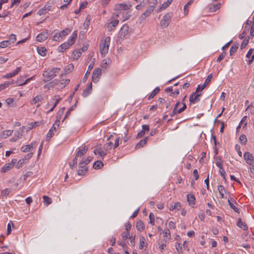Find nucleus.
<instances>
[{
  "instance_id": "obj_1",
  "label": "nucleus",
  "mask_w": 254,
  "mask_h": 254,
  "mask_svg": "<svg viewBox=\"0 0 254 254\" xmlns=\"http://www.w3.org/2000/svg\"><path fill=\"white\" fill-rule=\"evenodd\" d=\"M60 70V68L56 67L53 68L50 71H45L43 73V76L44 77L43 81L47 82L53 79L56 76V74L58 73Z\"/></svg>"
},
{
  "instance_id": "obj_2",
  "label": "nucleus",
  "mask_w": 254,
  "mask_h": 254,
  "mask_svg": "<svg viewBox=\"0 0 254 254\" xmlns=\"http://www.w3.org/2000/svg\"><path fill=\"white\" fill-rule=\"evenodd\" d=\"M111 42L110 37H107L105 39L101 41L99 45L100 53L103 57L108 53L109 47Z\"/></svg>"
},
{
  "instance_id": "obj_3",
  "label": "nucleus",
  "mask_w": 254,
  "mask_h": 254,
  "mask_svg": "<svg viewBox=\"0 0 254 254\" xmlns=\"http://www.w3.org/2000/svg\"><path fill=\"white\" fill-rule=\"evenodd\" d=\"M171 19V14L169 13H166L161 20L160 25L162 28H166L169 25Z\"/></svg>"
},
{
  "instance_id": "obj_4",
  "label": "nucleus",
  "mask_w": 254,
  "mask_h": 254,
  "mask_svg": "<svg viewBox=\"0 0 254 254\" xmlns=\"http://www.w3.org/2000/svg\"><path fill=\"white\" fill-rule=\"evenodd\" d=\"M244 158L246 163L250 165H252L254 163V157L250 152H245L244 154Z\"/></svg>"
},
{
  "instance_id": "obj_5",
  "label": "nucleus",
  "mask_w": 254,
  "mask_h": 254,
  "mask_svg": "<svg viewBox=\"0 0 254 254\" xmlns=\"http://www.w3.org/2000/svg\"><path fill=\"white\" fill-rule=\"evenodd\" d=\"M201 94H198L195 92L193 93L189 98V101L190 104H195L200 101V97Z\"/></svg>"
},
{
  "instance_id": "obj_6",
  "label": "nucleus",
  "mask_w": 254,
  "mask_h": 254,
  "mask_svg": "<svg viewBox=\"0 0 254 254\" xmlns=\"http://www.w3.org/2000/svg\"><path fill=\"white\" fill-rule=\"evenodd\" d=\"M52 4L49 2L44 6L43 8H41L38 11V14L39 15L46 14L49 11L51 10Z\"/></svg>"
},
{
  "instance_id": "obj_7",
  "label": "nucleus",
  "mask_w": 254,
  "mask_h": 254,
  "mask_svg": "<svg viewBox=\"0 0 254 254\" xmlns=\"http://www.w3.org/2000/svg\"><path fill=\"white\" fill-rule=\"evenodd\" d=\"M155 8L154 5H150L147 7L146 10L141 15L140 18L141 20H144L146 17L150 15L151 12L154 10Z\"/></svg>"
},
{
  "instance_id": "obj_8",
  "label": "nucleus",
  "mask_w": 254,
  "mask_h": 254,
  "mask_svg": "<svg viewBox=\"0 0 254 254\" xmlns=\"http://www.w3.org/2000/svg\"><path fill=\"white\" fill-rule=\"evenodd\" d=\"M37 145V142H32L30 144L23 146L21 148V150L24 152L31 151L33 148L36 146Z\"/></svg>"
},
{
  "instance_id": "obj_9",
  "label": "nucleus",
  "mask_w": 254,
  "mask_h": 254,
  "mask_svg": "<svg viewBox=\"0 0 254 254\" xmlns=\"http://www.w3.org/2000/svg\"><path fill=\"white\" fill-rule=\"evenodd\" d=\"M95 60V59H93V61H92L90 63V64H89V65H88V69H87V71L86 72V73L83 78V79H82L83 82H85L86 81L87 78H88V76L90 74V71L93 68Z\"/></svg>"
},
{
  "instance_id": "obj_10",
  "label": "nucleus",
  "mask_w": 254,
  "mask_h": 254,
  "mask_svg": "<svg viewBox=\"0 0 254 254\" xmlns=\"http://www.w3.org/2000/svg\"><path fill=\"white\" fill-rule=\"evenodd\" d=\"M48 32L47 31L41 32L36 37V40L39 42H42L45 41L48 37Z\"/></svg>"
},
{
  "instance_id": "obj_11",
  "label": "nucleus",
  "mask_w": 254,
  "mask_h": 254,
  "mask_svg": "<svg viewBox=\"0 0 254 254\" xmlns=\"http://www.w3.org/2000/svg\"><path fill=\"white\" fill-rule=\"evenodd\" d=\"M131 7V4L130 3H120L116 5L115 9L118 10H127L130 9Z\"/></svg>"
},
{
  "instance_id": "obj_12",
  "label": "nucleus",
  "mask_w": 254,
  "mask_h": 254,
  "mask_svg": "<svg viewBox=\"0 0 254 254\" xmlns=\"http://www.w3.org/2000/svg\"><path fill=\"white\" fill-rule=\"evenodd\" d=\"M61 114L56 117V120L53 125L52 128L50 129V132L54 131L55 133L57 132V129L58 128L60 125V122L61 119Z\"/></svg>"
},
{
  "instance_id": "obj_13",
  "label": "nucleus",
  "mask_w": 254,
  "mask_h": 254,
  "mask_svg": "<svg viewBox=\"0 0 254 254\" xmlns=\"http://www.w3.org/2000/svg\"><path fill=\"white\" fill-rule=\"evenodd\" d=\"M128 31V26L127 24H125L121 28L120 31V36L121 38H124L127 35Z\"/></svg>"
},
{
  "instance_id": "obj_14",
  "label": "nucleus",
  "mask_w": 254,
  "mask_h": 254,
  "mask_svg": "<svg viewBox=\"0 0 254 254\" xmlns=\"http://www.w3.org/2000/svg\"><path fill=\"white\" fill-rule=\"evenodd\" d=\"M101 75V70L99 68H96L93 73L92 80L95 83L98 81V78Z\"/></svg>"
},
{
  "instance_id": "obj_15",
  "label": "nucleus",
  "mask_w": 254,
  "mask_h": 254,
  "mask_svg": "<svg viewBox=\"0 0 254 254\" xmlns=\"http://www.w3.org/2000/svg\"><path fill=\"white\" fill-rule=\"evenodd\" d=\"M94 153L95 155H99L102 158L106 155L107 152L105 151L101 147H96L95 148Z\"/></svg>"
},
{
  "instance_id": "obj_16",
  "label": "nucleus",
  "mask_w": 254,
  "mask_h": 254,
  "mask_svg": "<svg viewBox=\"0 0 254 254\" xmlns=\"http://www.w3.org/2000/svg\"><path fill=\"white\" fill-rule=\"evenodd\" d=\"M20 69H21V68L20 67H18L12 72L7 73L6 75H5L3 76V77L5 78H9L12 77L14 76L15 75H17L18 73V72L20 71Z\"/></svg>"
},
{
  "instance_id": "obj_17",
  "label": "nucleus",
  "mask_w": 254,
  "mask_h": 254,
  "mask_svg": "<svg viewBox=\"0 0 254 254\" xmlns=\"http://www.w3.org/2000/svg\"><path fill=\"white\" fill-rule=\"evenodd\" d=\"M87 150L88 147L86 146H83L81 149H79V150L76 152L75 157H81L87 152Z\"/></svg>"
},
{
  "instance_id": "obj_18",
  "label": "nucleus",
  "mask_w": 254,
  "mask_h": 254,
  "mask_svg": "<svg viewBox=\"0 0 254 254\" xmlns=\"http://www.w3.org/2000/svg\"><path fill=\"white\" fill-rule=\"evenodd\" d=\"M237 225L239 228L242 229L243 230H246L248 229V226L247 224L245 222H243L240 218L238 219Z\"/></svg>"
},
{
  "instance_id": "obj_19",
  "label": "nucleus",
  "mask_w": 254,
  "mask_h": 254,
  "mask_svg": "<svg viewBox=\"0 0 254 254\" xmlns=\"http://www.w3.org/2000/svg\"><path fill=\"white\" fill-rule=\"evenodd\" d=\"M92 83L91 82L90 83V84L88 85V86L83 91V92L82 94V96L84 97L87 96L90 94L91 91H92Z\"/></svg>"
},
{
  "instance_id": "obj_20",
  "label": "nucleus",
  "mask_w": 254,
  "mask_h": 254,
  "mask_svg": "<svg viewBox=\"0 0 254 254\" xmlns=\"http://www.w3.org/2000/svg\"><path fill=\"white\" fill-rule=\"evenodd\" d=\"M71 45L67 42L62 44L58 47L59 52H63L64 50L67 49Z\"/></svg>"
},
{
  "instance_id": "obj_21",
  "label": "nucleus",
  "mask_w": 254,
  "mask_h": 254,
  "mask_svg": "<svg viewBox=\"0 0 254 254\" xmlns=\"http://www.w3.org/2000/svg\"><path fill=\"white\" fill-rule=\"evenodd\" d=\"M173 0H167L166 1L163 2L160 7L157 10V12H159L162 9L166 8L173 1Z\"/></svg>"
},
{
  "instance_id": "obj_22",
  "label": "nucleus",
  "mask_w": 254,
  "mask_h": 254,
  "mask_svg": "<svg viewBox=\"0 0 254 254\" xmlns=\"http://www.w3.org/2000/svg\"><path fill=\"white\" fill-rule=\"evenodd\" d=\"M148 140V137H146L144 138L143 139H141L139 142H138L136 146L135 149H138L142 147H143L146 143Z\"/></svg>"
},
{
  "instance_id": "obj_23",
  "label": "nucleus",
  "mask_w": 254,
  "mask_h": 254,
  "mask_svg": "<svg viewBox=\"0 0 254 254\" xmlns=\"http://www.w3.org/2000/svg\"><path fill=\"white\" fill-rule=\"evenodd\" d=\"M136 229L139 232H142L144 229V224L142 220H139L136 223Z\"/></svg>"
},
{
  "instance_id": "obj_24",
  "label": "nucleus",
  "mask_w": 254,
  "mask_h": 254,
  "mask_svg": "<svg viewBox=\"0 0 254 254\" xmlns=\"http://www.w3.org/2000/svg\"><path fill=\"white\" fill-rule=\"evenodd\" d=\"M187 200L190 205H193L195 204V198L192 194H188L187 195Z\"/></svg>"
},
{
  "instance_id": "obj_25",
  "label": "nucleus",
  "mask_w": 254,
  "mask_h": 254,
  "mask_svg": "<svg viewBox=\"0 0 254 254\" xmlns=\"http://www.w3.org/2000/svg\"><path fill=\"white\" fill-rule=\"evenodd\" d=\"M212 76H213L212 73H211L208 75L207 77L206 78V79L205 80L204 83L201 86V90H203L206 87V86L209 84V83L210 82L211 79L212 78Z\"/></svg>"
},
{
  "instance_id": "obj_26",
  "label": "nucleus",
  "mask_w": 254,
  "mask_h": 254,
  "mask_svg": "<svg viewBox=\"0 0 254 254\" xmlns=\"http://www.w3.org/2000/svg\"><path fill=\"white\" fill-rule=\"evenodd\" d=\"M37 52L41 56L44 57L47 54V50L45 47H37Z\"/></svg>"
},
{
  "instance_id": "obj_27",
  "label": "nucleus",
  "mask_w": 254,
  "mask_h": 254,
  "mask_svg": "<svg viewBox=\"0 0 254 254\" xmlns=\"http://www.w3.org/2000/svg\"><path fill=\"white\" fill-rule=\"evenodd\" d=\"M239 48V44L236 43L234 44L230 48V55H233L237 51V49Z\"/></svg>"
},
{
  "instance_id": "obj_28",
  "label": "nucleus",
  "mask_w": 254,
  "mask_h": 254,
  "mask_svg": "<svg viewBox=\"0 0 254 254\" xmlns=\"http://www.w3.org/2000/svg\"><path fill=\"white\" fill-rule=\"evenodd\" d=\"M76 37V33H75V32H73L71 36H70V37L69 38L67 42L69 43L70 45L71 46L74 43Z\"/></svg>"
},
{
  "instance_id": "obj_29",
  "label": "nucleus",
  "mask_w": 254,
  "mask_h": 254,
  "mask_svg": "<svg viewBox=\"0 0 254 254\" xmlns=\"http://www.w3.org/2000/svg\"><path fill=\"white\" fill-rule=\"evenodd\" d=\"M147 245V244L145 242L144 237L143 236L141 237L140 239V244L139 246V249L142 250L144 246L146 247Z\"/></svg>"
},
{
  "instance_id": "obj_30",
  "label": "nucleus",
  "mask_w": 254,
  "mask_h": 254,
  "mask_svg": "<svg viewBox=\"0 0 254 254\" xmlns=\"http://www.w3.org/2000/svg\"><path fill=\"white\" fill-rule=\"evenodd\" d=\"M104 165L103 163L101 161H95L93 165V167L95 169H100Z\"/></svg>"
},
{
  "instance_id": "obj_31",
  "label": "nucleus",
  "mask_w": 254,
  "mask_h": 254,
  "mask_svg": "<svg viewBox=\"0 0 254 254\" xmlns=\"http://www.w3.org/2000/svg\"><path fill=\"white\" fill-rule=\"evenodd\" d=\"M160 89L159 87H156L153 90L152 92L150 94V95L149 96V97L148 98V99L151 100V99H152L160 91Z\"/></svg>"
},
{
  "instance_id": "obj_32",
  "label": "nucleus",
  "mask_w": 254,
  "mask_h": 254,
  "mask_svg": "<svg viewBox=\"0 0 254 254\" xmlns=\"http://www.w3.org/2000/svg\"><path fill=\"white\" fill-rule=\"evenodd\" d=\"M73 64H70L69 65H68L64 68V70L65 74H66L71 72L73 70Z\"/></svg>"
},
{
  "instance_id": "obj_33",
  "label": "nucleus",
  "mask_w": 254,
  "mask_h": 254,
  "mask_svg": "<svg viewBox=\"0 0 254 254\" xmlns=\"http://www.w3.org/2000/svg\"><path fill=\"white\" fill-rule=\"evenodd\" d=\"M81 55V53L78 50L74 51L72 53V57L74 60H78Z\"/></svg>"
},
{
  "instance_id": "obj_34",
  "label": "nucleus",
  "mask_w": 254,
  "mask_h": 254,
  "mask_svg": "<svg viewBox=\"0 0 254 254\" xmlns=\"http://www.w3.org/2000/svg\"><path fill=\"white\" fill-rule=\"evenodd\" d=\"M88 171V168H80L77 171V174L79 176L84 175Z\"/></svg>"
},
{
  "instance_id": "obj_35",
  "label": "nucleus",
  "mask_w": 254,
  "mask_h": 254,
  "mask_svg": "<svg viewBox=\"0 0 254 254\" xmlns=\"http://www.w3.org/2000/svg\"><path fill=\"white\" fill-rule=\"evenodd\" d=\"M218 190L220 193V195L222 198L224 197V193L225 192V190L224 187L222 185H219L218 186Z\"/></svg>"
},
{
  "instance_id": "obj_36",
  "label": "nucleus",
  "mask_w": 254,
  "mask_h": 254,
  "mask_svg": "<svg viewBox=\"0 0 254 254\" xmlns=\"http://www.w3.org/2000/svg\"><path fill=\"white\" fill-rule=\"evenodd\" d=\"M43 198L44 200V203L47 205L51 204L52 202V198L48 196L44 195L43 196Z\"/></svg>"
},
{
  "instance_id": "obj_37",
  "label": "nucleus",
  "mask_w": 254,
  "mask_h": 254,
  "mask_svg": "<svg viewBox=\"0 0 254 254\" xmlns=\"http://www.w3.org/2000/svg\"><path fill=\"white\" fill-rule=\"evenodd\" d=\"M12 168V165L9 163L5 164L2 168L1 172L5 173Z\"/></svg>"
},
{
  "instance_id": "obj_38",
  "label": "nucleus",
  "mask_w": 254,
  "mask_h": 254,
  "mask_svg": "<svg viewBox=\"0 0 254 254\" xmlns=\"http://www.w3.org/2000/svg\"><path fill=\"white\" fill-rule=\"evenodd\" d=\"M193 1V0H190L185 6L184 7V14L187 15L189 11V6L190 5Z\"/></svg>"
},
{
  "instance_id": "obj_39",
  "label": "nucleus",
  "mask_w": 254,
  "mask_h": 254,
  "mask_svg": "<svg viewBox=\"0 0 254 254\" xmlns=\"http://www.w3.org/2000/svg\"><path fill=\"white\" fill-rule=\"evenodd\" d=\"M10 44V41L5 40L0 43V48H4L8 47Z\"/></svg>"
},
{
  "instance_id": "obj_40",
  "label": "nucleus",
  "mask_w": 254,
  "mask_h": 254,
  "mask_svg": "<svg viewBox=\"0 0 254 254\" xmlns=\"http://www.w3.org/2000/svg\"><path fill=\"white\" fill-rule=\"evenodd\" d=\"M70 32V30L69 28H66L63 30L59 33V37H62L67 35Z\"/></svg>"
},
{
  "instance_id": "obj_41",
  "label": "nucleus",
  "mask_w": 254,
  "mask_h": 254,
  "mask_svg": "<svg viewBox=\"0 0 254 254\" xmlns=\"http://www.w3.org/2000/svg\"><path fill=\"white\" fill-rule=\"evenodd\" d=\"M239 139L242 144L245 145L247 142V139L245 134L241 135L240 136Z\"/></svg>"
},
{
  "instance_id": "obj_42",
  "label": "nucleus",
  "mask_w": 254,
  "mask_h": 254,
  "mask_svg": "<svg viewBox=\"0 0 254 254\" xmlns=\"http://www.w3.org/2000/svg\"><path fill=\"white\" fill-rule=\"evenodd\" d=\"M176 250L178 254L183 253L182 244L180 243H177L175 245Z\"/></svg>"
},
{
  "instance_id": "obj_43",
  "label": "nucleus",
  "mask_w": 254,
  "mask_h": 254,
  "mask_svg": "<svg viewBox=\"0 0 254 254\" xmlns=\"http://www.w3.org/2000/svg\"><path fill=\"white\" fill-rule=\"evenodd\" d=\"M42 99H43V98H42V95H37L33 99V100L32 101V104H35L37 103H38V102L41 101L42 100Z\"/></svg>"
},
{
  "instance_id": "obj_44",
  "label": "nucleus",
  "mask_w": 254,
  "mask_h": 254,
  "mask_svg": "<svg viewBox=\"0 0 254 254\" xmlns=\"http://www.w3.org/2000/svg\"><path fill=\"white\" fill-rule=\"evenodd\" d=\"M113 143L111 142H108L104 144L103 149L105 151L107 152L108 150H110L112 148Z\"/></svg>"
},
{
  "instance_id": "obj_45",
  "label": "nucleus",
  "mask_w": 254,
  "mask_h": 254,
  "mask_svg": "<svg viewBox=\"0 0 254 254\" xmlns=\"http://www.w3.org/2000/svg\"><path fill=\"white\" fill-rule=\"evenodd\" d=\"M13 132L12 130H5L2 132V135L4 137L6 138L12 134Z\"/></svg>"
},
{
  "instance_id": "obj_46",
  "label": "nucleus",
  "mask_w": 254,
  "mask_h": 254,
  "mask_svg": "<svg viewBox=\"0 0 254 254\" xmlns=\"http://www.w3.org/2000/svg\"><path fill=\"white\" fill-rule=\"evenodd\" d=\"M228 202L231 208L233 209L236 212L240 213L239 209L236 207L230 201L229 199H228Z\"/></svg>"
},
{
  "instance_id": "obj_47",
  "label": "nucleus",
  "mask_w": 254,
  "mask_h": 254,
  "mask_svg": "<svg viewBox=\"0 0 254 254\" xmlns=\"http://www.w3.org/2000/svg\"><path fill=\"white\" fill-rule=\"evenodd\" d=\"M250 39V37H249L248 39H245L243 40L242 42L241 45V49H243L245 48L246 46L248 44L249 39Z\"/></svg>"
},
{
  "instance_id": "obj_48",
  "label": "nucleus",
  "mask_w": 254,
  "mask_h": 254,
  "mask_svg": "<svg viewBox=\"0 0 254 254\" xmlns=\"http://www.w3.org/2000/svg\"><path fill=\"white\" fill-rule=\"evenodd\" d=\"M119 23V20L118 19H114L112 21L110 22V24L111 25L110 27V30H112V27L114 28L116 27L118 24Z\"/></svg>"
},
{
  "instance_id": "obj_49",
  "label": "nucleus",
  "mask_w": 254,
  "mask_h": 254,
  "mask_svg": "<svg viewBox=\"0 0 254 254\" xmlns=\"http://www.w3.org/2000/svg\"><path fill=\"white\" fill-rule=\"evenodd\" d=\"M10 85L9 81H5L3 84H0V90H2L5 89Z\"/></svg>"
},
{
  "instance_id": "obj_50",
  "label": "nucleus",
  "mask_w": 254,
  "mask_h": 254,
  "mask_svg": "<svg viewBox=\"0 0 254 254\" xmlns=\"http://www.w3.org/2000/svg\"><path fill=\"white\" fill-rule=\"evenodd\" d=\"M77 157H75L74 158V159L72 160V162H70L69 164V166H70V167L71 169H73V167L74 166H75V165H76L77 164Z\"/></svg>"
},
{
  "instance_id": "obj_51",
  "label": "nucleus",
  "mask_w": 254,
  "mask_h": 254,
  "mask_svg": "<svg viewBox=\"0 0 254 254\" xmlns=\"http://www.w3.org/2000/svg\"><path fill=\"white\" fill-rule=\"evenodd\" d=\"M149 223L150 224H151L152 225H154L155 219H154V214L152 213H150V214L149 215Z\"/></svg>"
},
{
  "instance_id": "obj_52",
  "label": "nucleus",
  "mask_w": 254,
  "mask_h": 254,
  "mask_svg": "<svg viewBox=\"0 0 254 254\" xmlns=\"http://www.w3.org/2000/svg\"><path fill=\"white\" fill-rule=\"evenodd\" d=\"M42 123L41 122H34V123H31L29 125H30V127L29 128H33V127H38V126H39L41 125Z\"/></svg>"
},
{
  "instance_id": "obj_53",
  "label": "nucleus",
  "mask_w": 254,
  "mask_h": 254,
  "mask_svg": "<svg viewBox=\"0 0 254 254\" xmlns=\"http://www.w3.org/2000/svg\"><path fill=\"white\" fill-rule=\"evenodd\" d=\"M25 161L24 159H20L18 161L17 164L16 165V168L17 169H19L22 166V165L24 163Z\"/></svg>"
},
{
  "instance_id": "obj_54",
  "label": "nucleus",
  "mask_w": 254,
  "mask_h": 254,
  "mask_svg": "<svg viewBox=\"0 0 254 254\" xmlns=\"http://www.w3.org/2000/svg\"><path fill=\"white\" fill-rule=\"evenodd\" d=\"M226 52H222L220 55V56L218 57V59L217 60V62H220L225 58V57L226 56Z\"/></svg>"
},
{
  "instance_id": "obj_55",
  "label": "nucleus",
  "mask_w": 254,
  "mask_h": 254,
  "mask_svg": "<svg viewBox=\"0 0 254 254\" xmlns=\"http://www.w3.org/2000/svg\"><path fill=\"white\" fill-rule=\"evenodd\" d=\"M164 237L168 238L169 239L171 238V234L170 232V230L169 229H167L165 230V232L164 233Z\"/></svg>"
},
{
  "instance_id": "obj_56",
  "label": "nucleus",
  "mask_w": 254,
  "mask_h": 254,
  "mask_svg": "<svg viewBox=\"0 0 254 254\" xmlns=\"http://www.w3.org/2000/svg\"><path fill=\"white\" fill-rule=\"evenodd\" d=\"M92 157L88 156L86 159L83 160L82 161H83V163H84L85 165H87L89 164L90 161L92 160Z\"/></svg>"
},
{
  "instance_id": "obj_57",
  "label": "nucleus",
  "mask_w": 254,
  "mask_h": 254,
  "mask_svg": "<svg viewBox=\"0 0 254 254\" xmlns=\"http://www.w3.org/2000/svg\"><path fill=\"white\" fill-rule=\"evenodd\" d=\"M11 192L10 189H6L1 191V193L3 195H7Z\"/></svg>"
},
{
  "instance_id": "obj_58",
  "label": "nucleus",
  "mask_w": 254,
  "mask_h": 254,
  "mask_svg": "<svg viewBox=\"0 0 254 254\" xmlns=\"http://www.w3.org/2000/svg\"><path fill=\"white\" fill-rule=\"evenodd\" d=\"M70 82V80L68 79H66L65 80H63L61 82V84L63 85V87H64L65 85L68 84Z\"/></svg>"
},
{
  "instance_id": "obj_59",
  "label": "nucleus",
  "mask_w": 254,
  "mask_h": 254,
  "mask_svg": "<svg viewBox=\"0 0 254 254\" xmlns=\"http://www.w3.org/2000/svg\"><path fill=\"white\" fill-rule=\"evenodd\" d=\"M23 131V129L21 127H20L18 130H17L15 132V133L14 134V135L16 136L17 135H18V136H19V137L20 136H21L22 135V133Z\"/></svg>"
},
{
  "instance_id": "obj_60",
  "label": "nucleus",
  "mask_w": 254,
  "mask_h": 254,
  "mask_svg": "<svg viewBox=\"0 0 254 254\" xmlns=\"http://www.w3.org/2000/svg\"><path fill=\"white\" fill-rule=\"evenodd\" d=\"M254 36V24H253L251 27L250 30V38H253Z\"/></svg>"
},
{
  "instance_id": "obj_61",
  "label": "nucleus",
  "mask_w": 254,
  "mask_h": 254,
  "mask_svg": "<svg viewBox=\"0 0 254 254\" xmlns=\"http://www.w3.org/2000/svg\"><path fill=\"white\" fill-rule=\"evenodd\" d=\"M129 235V233L128 232H124L122 233V236L123 239L127 240L128 238Z\"/></svg>"
},
{
  "instance_id": "obj_62",
  "label": "nucleus",
  "mask_w": 254,
  "mask_h": 254,
  "mask_svg": "<svg viewBox=\"0 0 254 254\" xmlns=\"http://www.w3.org/2000/svg\"><path fill=\"white\" fill-rule=\"evenodd\" d=\"M9 40L11 41L12 43H14L16 40L15 35L13 34H11L9 37Z\"/></svg>"
},
{
  "instance_id": "obj_63",
  "label": "nucleus",
  "mask_w": 254,
  "mask_h": 254,
  "mask_svg": "<svg viewBox=\"0 0 254 254\" xmlns=\"http://www.w3.org/2000/svg\"><path fill=\"white\" fill-rule=\"evenodd\" d=\"M55 132L54 131H52V132H50L49 130L46 135L47 139L49 140L52 137V136L55 134Z\"/></svg>"
},
{
  "instance_id": "obj_64",
  "label": "nucleus",
  "mask_w": 254,
  "mask_h": 254,
  "mask_svg": "<svg viewBox=\"0 0 254 254\" xmlns=\"http://www.w3.org/2000/svg\"><path fill=\"white\" fill-rule=\"evenodd\" d=\"M135 236L129 237V239L130 240V245H131L132 247H134L135 246Z\"/></svg>"
}]
</instances>
